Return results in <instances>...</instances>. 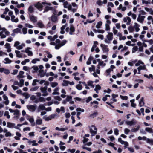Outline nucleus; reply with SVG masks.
<instances>
[{"instance_id": "obj_21", "label": "nucleus", "mask_w": 153, "mask_h": 153, "mask_svg": "<svg viewBox=\"0 0 153 153\" xmlns=\"http://www.w3.org/2000/svg\"><path fill=\"white\" fill-rule=\"evenodd\" d=\"M4 100H5L4 103L6 105H8L9 103V101L8 100V97L5 95L4 94L3 96Z\"/></svg>"}, {"instance_id": "obj_56", "label": "nucleus", "mask_w": 153, "mask_h": 153, "mask_svg": "<svg viewBox=\"0 0 153 153\" xmlns=\"http://www.w3.org/2000/svg\"><path fill=\"white\" fill-rule=\"evenodd\" d=\"M89 69L90 72L94 71L95 70V66L94 65H92L91 67L89 68Z\"/></svg>"}, {"instance_id": "obj_29", "label": "nucleus", "mask_w": 153, "mask_h": 153, "mask_svg": "<svg viewBox=\"0 0 153 153\" xmlns=\"http://www.w3.org/2000/svg\"><path fill=\"white\" fill-rule=\"evenodd\" d=\"M37 25L40 28H43L44 27V25L43 24L41 21H39L37 23Z\"/></svg>"}, {"instance_id": "obj_15", "label": "nucleus", "mask_w": 153, "mask_h": 153, "mask_svg": "<svg viewBox=\"0 0 153 153\" xmlns=\"http://www.w3.org/2000/svg\"><path fill=\"white\" fill-rule=\"evenodd\" d=\"M100 46L102 48V49L103 52L105 53L108 51V49L107 48V46L105 45L101 44Z\"/></svg>"}, {"instance_id": "obj_6", "label": "nucleus", "mask_w": 153, "mask_h": 153, "mask_svg": "<svg viewBox=\"0 0 153 153\" xmlns=\"http://www.w3.org/2000/svg\"><path fill=\"white\" fill-rule=\"evenodd\" d=\"M29 19L31 22L33 23H35L37 21V17L32 15H29Z\"/></svg>"}, {"instance_id": "obj_5", "label": "nucleus", "mask_w": 153, "mask_h": 153, "mask_svg": "<svg viewBox=\"0 0 153 153\" xmlns=\"http://www.w3.org/2000/svg\"><path fill=\"white\" fill-rule=\"evenodd\" d=\"M36 105H27L26 107L27 109L30 111L34 112L36 109Z\"/></svg>"}, {"instance_id": "obj_25", "label": "nucleus", "mask_w": 153, "mask_h": 153, "mask_svg": "<svg viewBox=\"0 0 153 153\" xmlns=\"http://www.w3.org/2000/svg\"><path fill=\"white\" fill-rule=\"evenodd\" d=\"M35 7L39 10L41 11L42 10L43 5L41 3L39 2L36 5Z\"/></svg>"}, {"instance_id": "obj_63", "label": "nucleus", "mask_w": 153, "mask_h": 153, "mask_svg": "<svg viewBox=\"0 0 153 153\" xmlns=\"http://www.w3.org/2000/svg\"><path fill=\"white\" fill-rule=\"evenodd\" d=\"M53 9V7L49 6H46L45 7V9L48 12L49 10H51Z\"/></svg>"}, {"instance_id": "obj_48", "label": "nucleus", "mask_w": 153, "mask_h": 153, "mask_svg": "<svg viewBox=\"0 0 153 153\" xmlns=\"http://www.w3.org/2000/svg\"><path fill=\"white\" fill-rule=\"evenodd\" d=\"M128 30L130 33L133 32L134 31V28L133 27L130 26L128 28Z\"/></svg>"}, {"instance_id": "obj_3", "label": "nucleus", "mask_w": 153, "mask_h": 153, "mask_svg": "<svg viewBox=\"0 0 153 153\" xmlns=\"http://www.w3.org/2000/svg\"><path fill=\"white\" fill-rule=\"evenodd\" d=\"M137 123V121L134 119H133L131 121H126L125 122L126 124L130 126L134 125Z\"/></svg>"}, {"instance_id": "obj_45", "label": "nucleus", "mask_w": 153, "mask_h": 153, "mask_svg": "<svg viewBox=\"0 0 153 153\" xmlns=\"http://www.w3.org/2000/svg\"><path fill=\"white\" fill-rule=\"evenodd\" d=\"M59 116L57 114H52L50 115V117L52 119L55 118L56 117H58Z\"/></svg>"}, {"instance_id": "obj_2", "label": "nucleus", "mask_w": 153, "mask_h": 153, "mask_svg": "<svg viewBox=\"0 0 153 153\" xmlns=\"http://www.w3.org/2000/svg\"><path fill=\"white\" fill-rule=\"evenodd\" d=\"M90 132L91 134V135L94 136L97 133V129L94 125H92L91 126H89Z\"/></svg>"}, {"instance_id": "obj_16", "label": "nucleus", "mask_w": 153, "mask_h": 153, "mask_svg": "<svg viewBox=\"0 0 153 153\" xmlns=\"http://www.w3.org/2000/svg\"><path fill=\"white\" fill-rule=\"evenodd\" d=\"M45 110V107L44 105L42 104H40L37 108V111L38 112H39L41 111H43Z\"/></svg>"}, {"instance_id": "obj_22", "label": "nucleus", "mask_w": 153, "mask_h": 153, "mask_svg": "<svg viewBox=\"0 0 153 153\" xmlns=\"http://www.w3.org/2000/svg\"><path fill=\"white\" fill-rule=\"evenodd\" d=\"M51 20L53 22L56 23L58 22L57 17L55 15H52L51 17Z\"/></svg>"}, {"instance_id": "obj_35", "label": "nucleus", "mask_w": 153, "mask_h": 153, "mask_svg": "<svg viewBox=\"0 0 153 153\" xmlns=\"http://www.w3.org/2000/svg\"><path fill=\"white\" fill-rule=\"evenodd\" d=\"M32 68L33 69V70L32 71V72L33 73L37 72L39 70L38 67L36 66H33L32 67Z\"/></svg>"}, {"instance_id": "obj_28", "label": "nucleus", "mask_w": 153, "mask_h": 153, "mask_svg": "<svg viewBox=\"0 0 153 153\" xmlns=\"http://www.w3.org/2000/svg\"><path fill=\"white\" fill-rule=\"evenodd\" d=\"M144 104L145 103L144 101V98L143 97H142L139 102V105L140 107H141L143 106Z\"/></svg>"}, {"instance_id": "obj_4", "label": "nucleus", "mask_w": 153, "mask_h": 153, "mask_svg": "<svg viewBox=\"0 0 153 153\" xmlns=\"http://www.w3.org/2000/svg\"><path fill=\"white\" fill-rule=\"evenodd\" d=\"M67 42V41L65 40H64L58 45H56L55 48L56 49H59L62 46L64 45Z\"/></svg>"}, {"instance_id": "obj_33", "label": "nucleus", "mask_w": 153, "mask_h": 153, "mask_svg": "<svg viewBox=\"0 0 153 153\" xmlns=\"http://www.w3.org/2000/svg\"><path fill=\"white\" fill-rule=\"evenodd\" d=\"M94 81H89L87 82L88 85L90 86L92 88H94L95 87L94 85L93 84Z\"/></svg>"}, {"instance_id": "obj_55", "label": "nucleus", "mask_w": 153, "mask_h": 153, "mask_svg": "<svg viewBox=\"0 0 153 153\" xmlns=\"http://www.w3.org/2000/svg\"><path fill=\"white\" fill-rule=\"evenodd\" d=\"M25 25L26 27L29 28H33V26L29 24V23H25Z\"/></svg>"}, {"instance_id": "obj_30", "label": "nucleus", "mask_w": 153, "mask_h": 153, "mask_svg": "<svg viewBox=\"0 0 153 153\" xmlns=\"http://www.w3.org/2000/svg\"><path fill=\"white\" fill-rule=\"evenodd\" d=\"M24 72L22 71H20L19 73V74L17 75V77L19 79L20 78H23L24 77L23 74H24Z\"/></svg>"}, {"instance_id": "obj_49", "label": "nucleus", "mask_w": 153, "mask_h": 153, "mask_svg": "<svg viewBox=\"0 0 153 153\" xmlns=\"http://www.w3.org/2000/svg\"><path fill=\"white\" fill-rule=\"evenodd\" d=\"M36 122L37 125H41L42 123V120L41 119H38L36 120Z\"/></svg>"}, {"instance_id": "obj_32", "label": "nucleus", "mask_w": 153, "mask_h": 153, "mask_svg": "<svg viewBox=\"0 0 153 153\" xmlns=\"http://www.w3.org/2000/svg\"><path fill=\"white\" fill-rule=\"evenodd\" d=\"M98 113L97 111H95L93 113L91 114L90 117L91 118H94L98 115Z\"/></svg>"}, {"instance_id": "obj_13", "label": "nucleus", "mask_w": 153, "mask_h": 153, "mask_svg": "<svg viewBox=\"0 0 153 153\" xmlns=\"http://www.w3.org/2000/svg\"><path fill=\"white\" fill-rule=\"evenodd\" d=\"M147 24L148 25H150L151 23L153 24V17L151 16H149L147 19Z\"/></svg>"}, {"instance_id": "obj_40", "label": "nucleus", "mask_w": 153, "mask_h": 153, "mask_svg": "<svg viewBox=\"0 0 153 153\" xmlns=\"http://www.w3.org/2000/svg\"><path fill=\"white\" fill-rule=\"evenodd\" d=\"M147 143L150 144L151 145H153V139L147 138Z\"/></svg>"}, {"instance_id": "obj_9", "label": "nucleus", "mask_w": 153, "mask_h": 153, "mask_svg": "<svg viewBox=\"0 0 153 153\" xmlns=\"http://www.w3.org/2000/svg\"><path fill=\"white\" fill-rule=\"evenodd\" d=\"M63 5L64 7L65 8H67L68 10H70L71 9V5L69 4L67 1L64 2Z\"/></svg>"}, {"instance_id": "obj_34", "label": "nucleus", "mask_w": 153, "mask_h": 153, "mask_svg": "<svg viewBox=\"0 0 153 153\" xmlns=\"http://www.w3.org/2000/svg\"><path fill=\"white\" fill-rule=\"evenodd\" d=\"M45 99L44 98L40 97H39V101H38L37 100H36L34 101V102L35 103H37L39 102V101L40 102H45Z\"/></svg>"}, {"instance_id": "obj_12", "label": "nucleus", "mask_w": 153, "mask_h": 153, "mask_svg": "<svg viewBox=\"0 0 153 153\" xmlns=\"http://www.w3.org/2000/svg\"><path fill=\"white\" fill-rule=\"evenodd\" d=\"M31 49V48L30 47H27L25 50V52L27 54L28 56H32L33 55V53L30 50Z\"/></svg>"}, {"instance_id": "obj_50", "label": "nucleus", "mask_w": 153, "mask_h": 153, "mask_svg": "<svg viewBox=\"0 0 153 153\" xmlns=\"http://www.w3.org/2000/svg\"><path fill=\"white\" fill-rule=\"evenodd\" d=\"M9 114V112L8 111H6L4 114V116H6L7 118L9 119L10 118V116Z\"/></svg>"}, {"instance_id": "obj_51", "label": "nucleus", "mask_w": 153, "mask_h": 153, "mask_svg": "<svg viewBox=\"0 0 153 153\" xmlns=\"http://www.w3.org/2000/svg\"><path fill=\"white\" fill-rule=\"evenodd\" d=\"M76 88L79 90H81L82 89V85H81L79 84L76 86Z\"/></svg>"}, {"instance_id": "obj_41", "label": "nucleus", "mask_w": 153, "mask_h": 153, "mask_svg": "<svg viewBox=\"0 0 153 153\" xmlns=\"http://www.w3.org/2000/svg\"><path fill=\"white\" fill-rule=\"evenodd\" d=\"M69 81L64 80L63 81V82L62 83V85L63 86H67L69 84Z\"/></svg>"}, {"instance_id": "obj_36", "label": "nucleus", "mask_w": 153, "mask_h": 153, "mask_svg": "<svg viewBox=\"0 0 153 153\" xmlns=\"http://www.w3.org/2000/svg\"><path fill=\"white\" fill-rule=\"evenodd\" d=\"M22 95L25 97V99L28 98L30 96V94H29L27 93H24L22 94Z\"/></svg>"}, {"instance_id": "obj_57", "label": "nucleus", "mask_w": 153, "mask_h": 153, "mask_svg": "<svg viewBox=\"0 0 153 153\" xmlns=\"http://www.w3.org/2000/svg\"><path fill=\"white\" fill-rule=\"evenodd\" d=\"M40 61V59L38 58H36L34 59H33L31 61L32 63L33 64H35L37 62L39 61Z\"/></svg>"}, {"instance_id": "obj_44", "label": "nucleus", "mask_w": 153, "mask_h": 153, "mask_svg": "<svg viewBox=\"0 0 153 153\" xmlns=\"http://www.w3.org/2000/svg\"><path fill=\"white\" fill-rule=\"evenodd\" d=\"M4 60L5 62H4V63L5 64H10L11 62V61L8 58H5L4 59Z\"/></svg>"}, {"instance_id": "obj_54", "label": "nucleus", "mask_w": 153, "mask_h": 153, "mask_svg": "<svg viewBox=\"0 0 153 153\" xmlns=\"http://www.w3.org/2000/svg\"><path fill=\"white\" fill-rule=\"evenodd\" d=\"M138 50V47L137 46H135L133 47L132 49V53H134L136 52Z\"/></svg>"}, {"instance_id": "obj_60", "label": "nucleus", "mask_w": 153, "mask_h": 153, "mask_svg": "<svg viewBox=\"0 0 153 153\" xmlns=\"http://www.w3.org/2000/svg\"><path fill=\"white\" fill-rule=\"evenodd\" d=\"M22 32L24 34H25L27 33V29L25 27L22 28Z\"/></svg>"}, {"instance_id": "obj_37", "label": "nucleus", "mask_w": 153, "mask_h": 153, "mask_svg": "<svg viewBox=\"0 0 153 153\" xmlns=\"http://www.w3.org/2000/svg\"><path fill=\"white\" fill-rule=\"evenodd\" d=\"M146 68V66L145 65H143L142 66H140L137 68L138 71H141V70H145Z\"/></svg>"}, {"instance_id": "obj_10", "label": "nucleus", "mask_w": 153, "mask_h": 153, "mask_svg": "<svg viewBox=\"0 0 153 153\" xmlns=\"http://www.w3.org/2000/svg\"><path fill=\"white\" fill-rule=\"evenodd\" d=\"M145 18V16H141L140 15H138L137 20L140 23H142L143 22Z\"/></svg>"}, {"instance_id": "obj_18", "label": "nucleus", "mask_w": 153, "mask_h": 153, "mask_svg": "<svg viewBox=\"0 0 153 153\" xmlns=\"http://www.w3.org/2000/svg\"><path fill=\"white\" fill-rule=\"evenodd\" d=\"M133 27L136 32H138L140 30V29L139 28V27H140V25L137 23H135Z\"/></svg>"}, {"instance_id": "obj_58", "label": "nucleus", "mask_w": 153, "mask_h": 153, "mask_svg": "<svg viewBox=\"0 0 153 153\" xmlns=\"http://www.w3.org/2000/svg\"><path fill=\"white\" fill-rule=\"evenodd\" d=\"M82 148L83 149H86L89 152H91V148L86 147L85 146H82Z\"/></svg>"}, {"instance_id": "obj_46", "label": "nucleus", "mask_w": 153, "mask_h": 153, "mask_svg": "<svg viewBox=\"0 0 153 153\" xmlns=\"http://www.w3.org/2000/svg\"><path fill=\"white\" fill-rule=\"evenodd\" d=\"M102 25V22L101 21H99L98 22L97 25H96V27L97 28H100L101 26Z\"/></svg>"}, {"instance_id": "obj_59", "label": "nucleus", "mask_w": 153, "mask_h": 153, "mask_svg": "<svg viewBox=\"0 0 153 153\" xmlns=\"http://www.w3.org/2000/svg\"><path fill=\"white\" fill-rule=\"evenodd\" d=\"M38 88L39 87L38 86L33 87L30 89V91H35L38 89Z\"/></svg>"}, {"instance_id": "obj_1", "label": "nucleus", "mask_w": 153, "mask_h": 153, "mask_svg": "<svg viewBox=\"0 0 153 153\" xmlns=\"http://www.w3.org/2000/svg\"><path fill=\"white\" fill-rule=\"evenodd\" d=\"M108 34L106 35V39H105V42L109 44L112 41L113 38V34L111 32H108Z\"/></svg>"}, {"instance_id": "obj_42", "label": "nucleus", "mask_w": 153, "mask_h": 153, "mask_svg": "<svg viewBox=\"0 0 153 153\" xmlns=\"http://www.w3.org/2000/svg\"><path fill=\"white\" fill-rule=\"evenodd\" d=\"M143 62H142L140 60H138L137 62L135 64V66H140V65H143Z\"/></svg>"}, {"instance_id": "obj_38", "label": "nucleus", "mask_w": 153, "mask_h": 153, "mask_svg": "<svg viewBox=\"0 0 153 153\" xmlns=\"http://www.w3.org/2000/svg\"><path fill=\"white\" fill-rule=\"evenodd\" d=\"M45 74L43 70H40L39 71V75L41 77H43Z\"/></svg>"}, {"instance_id": "obj_7", "label": "nucleus", "mask_w": 153, "mask_h": 153, "mask_svg": "<svg viewBox=\"0 0 153 153\" xmlns=\"http://www.w3.org/2000/svg\"><path fill=\"white\" fill-rule=\"evenodd\" d=\"M47 87L45 86V87L42 88H40L41 92L43 93L42 96H46L48 95V93L47 92Z\"/></svg>"}, {"instance_id": "obj_53", "label": "nucleus", "mask_w": 153, "mask_h": 153, "mask_svg": "<svg viewBox=\"0 0 153 153\" xmlns=\"http://www.w3.org/2000/svg\"><path fill=\"white\" fill-rule=\"evenodd\" d=\"M21 29L19 28H16L15 29H14L13 30V32L14 33H20L21 32Z\"/></svg>"}, {"instance_id": "obj_27", "label": "nucleus", "mask_w": 153, "mask_h": 153, "mask_svg": "<svg viewBox=\"0 0 153 153\" xmlns=\"http://www.w3.org/2000/svg\"><path fill=\"white\" fill-rule=\"evenodd\" d=\"M70 32H69V34L72 35L73 34V33L75 31V29L72 25H71L70 28Z\"/></svg>"}, {"instance_id": "obj_11", "label": "nucleus", "mask_w": 153, "mask_h": 153, "mask_svg": "<svg viewBox=\"0 0 153 153\" xmlns=\"http://www.w3.org/2000/svg\"><path fill=\"white\" fill-rule=\"evenodd\" d=\"M97 62H98V65L97 66L100 67V66L102 67H104L106 65V63H104V61H102L100 59H97Z\"/></svg>"}, {"instance_id": "obj_23", "label": "nucleus", "mask_w": 153, "mask_h": 153, "mask_svg": "<svg viewBox=\"0 0 153 153\" xmlns=\"http://www.w3.org/2000/svg\"><path fill=\"white\" fill-rule=\"evenodd\" d=\"M11 20L12 22L15 23H17L19 21L18 18H16L15 16L14 15L11 16Z\"/></svg>"}, {"instance_id": "obj_47", "label": "nucleus", "mask_w": 153, "mask_h": 153, "mask_svg": "<svg viewBox=\"0 0 153 153\" xmlns=\"http://www.w3.org/2000/svg\"><path fill=\"white\" fill-rule=\"evenodd\" d=\"M139 128L140 126H138L136 128L132 129L131 131L132 132H136L139 130Z\"/></svg>"}, {"instance_id": "obj_52", "label": "nucleus", "mask_w": 153, "mask_h": 153, "mask_svg": "<svg viewBox=\"0 0 153 153\" xmlns=\"http://www.w3.org/2000/svg\"><path fill=\"white\" fill-rule=\"evenodd\" d=\"M139 14L138 15L140 16H145L146 14V13L143 10H141L139 11Z\"/></svg>"}, {"instance_id": "obj_31", "label": "nucleus", "mask_w": 153, "mask_h": 153, "mask_svg": "<svg viewBox=\"0 0 153 153\" xmlns=\"http://www.w3.org/2000/svg\"><path fill=\"white\" fill-rule=\"evenodd\" d=\"M15 124L10 122H7V127L10 128H13L14 127Z\"/></svg>"}, {"instance_id": "obj_8", "label": "nucleus", "mask_w": 153, "mask_h": 153, "mask_svg": "<svg viewBox=\"0 0 153 153\" xmlns=\"http://www.w3.org/2000/svg\"><path fill=\"white\" fill-rule=\"evenodd\" d=\"M123 21L124 22H126L127 25H129L131 24V19L129 17H126L124 18L123 19Z\"/></svg>"}, {"instance_id": "obj_26", "label": "nucleus", "mask_w": 153, "mask_h": 153, "mask_svg": "<svg viewBox=\"0 0 153 153\" xmlns=\"http://www.w3.org/2000/svg\"><path fill=\"white\" fill-rule=\"evenodd\" d=\"M15 53L16 55V57L18 58L22 57V53L19 50H15Z\"/></svg>"}, {"instance_id": "obj_17", "label": "nucleus", "mask_w": 153, "mask_h": 153, "mask_svg": "<svg viewBox=\"0 0 153 153\" xmlns=\"http://www.w3.org/2000/svg\"><path fill=\"white\" fill-rule=\"evenodd\" d=\"M13 114L15 115L14 118L15 119H18L19 118V116L20 115V111L17 109L15 110Z\"/></svg>"}, {"instance_id": "obj_61", "label": "nucleus", "mask_w": 153, "mask_h": 153, "mask_svg": "<svg viewBox=\"0 0 153 153\" xmlns=\"http://www.w3.org/2000/svg\"><path fill=\"white\" fill-rule=\"evenodd\" d=\"M24 80L23 79L20 80L19 86L20 87H22L24 84Z\"/></svg>"}, {"instance_id": "obj_14", "label": "nucleus", "mask_w": 153, "mask_h": 153, "mask_svg": "<svg viewBox=\"0 0 153 153\" xmlns=\"http://www.w3.org/2000/svg\"><path fill=\"white\" fill-rule=\"evenodd\" d=\"M0 72L4 73L6 74H8L10 73L9 70L3 68H0Z\"/></svg>"}, {"instance_id": "obj_24", "label": "nucleus", "mask_w": 153, "mask_h": 153, "mask_svg": "<svg viewBox=\"0 0 153 153\" xmlns=\"http://www.w3.org/2000/svg\"><path fill=\"white\" fill-rule=\"evenodd\" d=\"M59 87H56L54 90V91L52 93L53 95H59Z\"/></svg>"}, {"instance_id": "obj_43", "label": "nucleus", "mask_w": 153, "mask_h": 153, "mask_svg": "<svg viewBox=\"0 0 153 153\" xmlns=\"http://www.w3.org/2000/svg\"><path fill=\"white\" fill-rule=\"evenodd\" d=\"M72 97L69 95H67L66 100L68 102H69L71 100H72Z\"/></svg>"}, {"instance_id": "obj_64", "label": "nucleus", "mask_w": 153, "mask_h": 153, "mask_svg": "<svg viewBox=\"0 0 153 153\" xmlns=\"http://www.w3.org/2000/svg\"><path fill=\"white\" fill-rule=\"evenodd\" d=\"M20 44V42L18 41H16L14 45V46L16 48L18 47Z\"/></svg>"}, {"instance_id": "obj_19", "label": "nucleus", "mask_w": 153, "mask_h": 153, "mask_svg": "<svg viewBox=\"0 0 153 153\" xmlns=\"http://www.w3.org/2000/svg\"><path fill=\"white\" fill-rule=\"evenodd\" d=\"M5 47L7 49L6 51L7 52H10L11 51V46L9 43H6L5 45Z\"/></svg>"}, {"instance_id": "obj_62", "label": "nucleus", "mask_w": 153, "mask_h": 153, "mask_svg": "<svg viewBox=\"0 0 153 153\" xmlns=\"http://www.w3.org/2000/svg\"><path fill=\"white\" fill-rule=\"evenodd\" d=\"M25 5L23 3H22L20 4H17V7L18 8H19L21 7H24Z\"/></svg>"}, {"instance_id": "obj_20", "label": "nucleus", "mask_w": 153, "mask_h": 153, "mask_svg": "<svg viewBox=\"0 0 153 153\" xmlns=\"http://www.w3.org/2000/svg\"><path fill=\"white\" fill-rule=\"evenodd\" d=\"M145 131L149 133L152 134L153 136V129L152 128L149 127H146Z\"/></svg>"}, {"instance_id": "obj_39", "label": "nucleus", "mask_w": 153, "mask_h": 153, "mask_svg": "<svg viewBox=\"0 0 153 153\" xmlns=\"http://www.w3.org/2000/svg\"><path fill=\"white\" fill-rule=\"evenodd\" d=\"M58 85V83L57 82H52L50 83V85L52 88H54Z\"/></svg>"}]
</instances>
